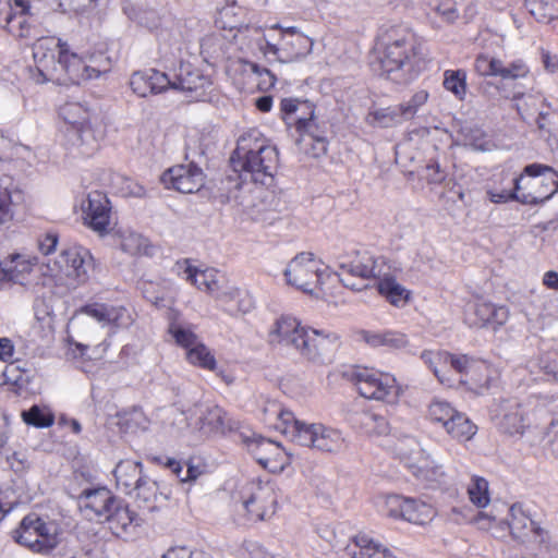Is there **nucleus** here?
<instances>
[{"label":"nucleus","mask_w":558,"mask_h":558,"mask_svg":"<svg viewBox=\"0 0 558 558\" xmlns=\"http://www.w3.org/2000/svg\"><path fill=\"white\" fill-rule=\"evenodd\" d=\"M230 161L244 180L266 184V180H271L278 169L279 154L258 131L252 130L238 140Z\"/></svg>","instance_id":"obj_1"},{"label":"nucleus","mask_w":558,"mask_h":558,"mask_svg":"<svg viewBox=\"0 0 558 558\" xmlns=\"http://www.w3.org/2000/svg\"><path fill=\"white\" fill-rule=\"evenodd\" d=\"M280 417L279 428L292 442L317 449L323 452H339L345 447L342 434L319 423L298 420L292 412H280L272 407Z\"/></svg>","instance_id":"obj_2"},{"label":"nucleus","mask_w":558,"mask_h":558,"mask_svg":"<svg viewBox=\"0 0 558 558\" xmlns=\"http://www.w3.org/2000/svg\"><path fill=\"white\" fill-rule=\"evenodd\" d=\"M373 70L387 80L398 84H408L420 71V59L415 47L376 46V59Z\"/></svg>","instance_id":"obj_3"},{"label":"nucleus","mask_w":558,"mask_h":558,"mask_svg":"<svg viewBox=\"0 0 558 558\" xmlns=\"http://www.w3.org/2000/svg\"><path fill=\"white\" fill-rule=\"evenodd\" d=\"M60 118L70 125L68 136L83 156H90L98 149L100 134L93 128V113L82 102L69 101L59 109Z\"/></svg>","instance_id":"obj_4"},{"label":"nucleus","mask_w":558,"mask_h":558,"mask_svg":"<svg viewBox=\"0 0 558 558\" xmlns=\"http://www.w3.org/2000/svg\"><path fill=\"white\" fill-rule=\"evenodd\" d=\"M59 524L49 518L29 513L23 518L20 526L13 531V538L34 553L49 554L60 543Z\"/></svg>","instance_id":"obj_5"},{"label":"nucleus","mask_w":558,"mask_h":558,"mask_svg":"<svg viewBox=\"0 0 558 558\" xmlns=\"http://www.w3.org/2000/svg\"><path fill=\"white\" fill-rule=\"evenodd\" d=\"M518 202L537 205L549 199L558 192V173L553 168L541 163L527 165L523 173L515 178Z\"/></svg>","instance_id":"obj_6"},{"label":"nucleus","mask_w":558,"mask_h":558,"mask_svg":"<svg viewBox=\"0 0 558 558\" xmlns=\"http://www.w3.org/2000/svg\"><path fill=\"white\" fill-rule=\"evenodd\" d=\"M349 377L365 399L395 405L403 392L395 376L388 373L357 367L349 373Z\"/></svg>","instance_id":"obj_7"},{"label":"nucleus","mask_w":558,"mask_h":558,"mask_svg":"<svg viewBox=\"0 0 558 558\" xmlns=\"http://www.w3.org/2000/svg\"><path fill=\"white\" fill-rule=\"evenodd\" d=\"M399 453L407 460L408 466L417 480L429 485L442 483L446 475L442 466L430 459L416 439L407 437L401 440Z\"/></svg>","instance_id":"obj_8"},{"label":"nucleus","mask_w":558,"mask_h":558,"mask_svg":"<svg viewBox=\"0 0 558 558\" xmlns=\"http://www.w3.org/2000/svg\"><path fill=\"white\" fill-rule=\"evenodd\" d=\"M340 345L341 337L339 333H325L307 327L293 350L308 362L326 364L331 362Z\"/></svg>","instance_id":"obj_9"},{"label":"nucleus","mask_w":558,"mask_h":558,"mask_svg":"<svg viewBox=\"0 0 558 558\" xmlns=\"http://www.w3.org/2000/svg\"><path fill=\"white\" fill-rule=\"evenodd\" d=\"M283 276L288 284L312 294L323 284L325 274L319 270L313 253L302 252L288 263Z\"/></svg>","instance_id":"obj_10"},{"label":"nucleus","mask_w":558,"mask_h":558,"mask_svg":"<svg viewBox=\"0 0 558 558\" xmlns=\"http://www.w3.org/2000/svg\"><path fill=\"white\" fill-rule=\"evenodd\" d=\"M276 504L275 492L269 484L251 482L241 490V508L251 521H262L274 514Z\"/></svg>","instance_id":"obj_11"},{"label":"nucleus","mask_w":558,"mask_h":558,"mask_svg":"<svg viewBox=\"0 0 558 558\" xmlns=\"http://www.w3.org/2000/svg\"><path fill=\"white\" fill-rule=\"evenodd\" d=\"M339 269L350 277H356L362 280L371 278H380L385 260L383 257H376L368 251H352L337 257Z\"/></svg>","instance_id":"obj_12"},{"label":"nucleus","mask_w":558,"mask_h":558,"mask_svg":"<svg viewBox=\"0 0 558 558\" xmlns=\"http://www.w3.org/2000/svg\"><path fill=\"white\" fill-rule=\"evenodd\" d=\"M66 43L54 37H41L33 46V58L41 82L60 80L57 73L59 65V51L65 48Z\"/></svg>","instance_id":"obj_13"},{"label":"nucleus","mask_w":558,"mask_h":558,"mask_svg":"<svg viewBox=\"0 0 558 558\" xmlns=\"http://www.w3.org/2000/svg\"><path fill=\"white\" fill-rule=\"evenodd\" d=\"M421 357L438 380L448 386H451L452 372L463 375L471 367V361L466 355H454L446 351H424Z\"/></svg>","instance_id":"obj_14"},{"label":"nucleus","mask_w":558,"mask_h":558,"mask_svg":"<svg viewBox=\"0 0 558 558\" xmlns=\"http://www.w3.org/2000/svg\"><path fill=\"white\" fill-rule=\"evenodd\" d=\"M474 68L481 76H497L502 81L523 80L530 74V68L522 59L506 62L488 54L477 56Z\"/></svg>","instance_id":"obj_15"},{"label":"nucleus","mask_w":558,"mask_h":558,"mask_svg":"<svg viewBox=\"0 0 558 558\" xmlns=\"http://www.w3.org/2000/svg\"><path fill=\"white\" fill-rule=\"evenodd\" d=\"M386 507L389 517L402 518L414 524H425L435 515L434 508L429 504L399 495L388 496Z\"/></svg>","instance_id":"obj_16"},{"label":"nucleus","mask_w":558,"mask_h":558,"mask_svg":"<svg viewBox=\"0 0 558 558\" xmlns=\"http://www.w3.org/2000/svg\"><path fill=\"white\" fill-rule=\"evenodd\" d=\"M211 81L190 63H181L178 72L170 77L169 89L184 93L194 100H204Z\"/></svg>","instance_id":"obj_17"},{"label":"nucleus","mask_w":558,"mask_h":558,"mask_svg":"<svg viewBox=\"0 0 558 558\" xmlns=\"http://www.w3.org/2000/svg\"><path fill=\"white\" fill-rule=\"evenodd\" d=\"M96 320L101 327L114 326L124 328L132 324L131 313L123 306L94 303L83 306L74 317L77 323L88 324L87 319Z\"/></svg>","instance_id":"obj_18"},{"label":"nucleus","mask_w":558,"mask_h":558,"mask_svg":"<svg viewBox=\"0 0 558 558\" xmlns=\"http://www.w3.org/2000/svg\"><path fill=\"white\" fill-rule=\"evenodd\" d=\"M167 189L180 193H195L204 185L203 170L193 162L178 165L165 171L160 178Z\"/></svg>","instance_id":"obj_19"},{"label":"nucleus","mask_w":558,"mask_h":558,"mask_svg":"<svg viewBox=\"0 0 558 558\" xmlns=\"http://www.w3.org/2000/svg\"><path fill=\"white\" fill-rule=\"evenodd\" d=\"M495 417L500 430L510 436L523 435L529 426L527 412L517 399L500 401L495 410Z\"/></svg>","instance_id":"obj_20"},{"label":"nucleus","mask_w":558,"mask_h":558,"mask_svg":"<svg viewBox=\"0 0 558 558\" xmlns=\"http://www.w3.org/2000/svg\"><path fill=\"white\" fill-rule=\"evenodd\" d=\"M57 263L60 271L65 277L73 279L74 284H82L88 279L92 257L84 247L73 246L62 251Z\"/></svg>","instance_id":"obj_21"},{"label":"nucleus","mask_w":558,"mask_h":558,"mask_svg":"<svg viewBox=\"0 0 558 558\" xmlns=\"http://www.w3.org/2000/svg\"><path fill=\"white\" fill-rule=\"evenodd\" d=\"M307 327L290 315H281L270 326L267 337L271 345L294 349Z\"/></svg>","instance_id":"obj_22"},{"label":"nucleus","mask_w":558,"mask_h":558,"mask_svg":"<svg viewBox=\"0 0 558 558\" xmlns=\"http://www.w3.org/2000/svg\"><path fill=\"white\" fill-rule=\"evenodd\" d=\"M117 498L105 488L86 489L78 497L81 511L89 519L104 522Z\"/></svg>","instance_id":"obj_23"},{"label":"nucleus","mask_w":558,"mask_h":558,"mask_svg":"<svg viewBox=\"0 0 558 558\" xmlns=\"http://www.w3.org/2000/svg\"><path fill=\"white\" fill-rule=\"evenodd\" d=\"M57 73L60 80L52 82L58 85L80 84L82 81L93 78L94 74L89 73V65L76 53H70L68 46L59 51V65Z\"/></svg>","instance_id":"obj_24"},{"label":"nucleus","mask_w":558,"mask_h":558,"mask_svg":"<svg viewBox=\"0 0 558 558\" xmlns=\"http://www.w3.org/2000/svg\"><path fill=\"white\" fill-rule=\"evenodd\" d=\"M109 205L110 203L107 196L99 191L89 193L86 201L82 204V209L85 215L84 219L87 225L100 234L108 231L110 222Z\"/></svg>","instance_id":"obj_25"},{"label":"nucleus","mask_w":558,"mask_h":558,"mask_svg":"<svg viewBox=\"0 0 558 558\" xmlns=\"http://www.w3.org/2000/svg\"><path fill=\"white\" fill-rule=\"evenodd\" d=\"M295 130L300 133L296 143L301 150L313 158H319L327 151V141L325 137L315 134L317 124L315 114L311 112V117H300L295 121Z\"/></svg>","instance_id":"obj_26"},{"label":"nucleus","mask_w":558,"mask_h":558,"mask_svg":"<svg viewBox=\"0 0 558 558\" xmlns=\"http://www.w3.org/2000/svg\"><path fill=\"white\" fill-rule=\"evenodd\" d=\"M198 428L204 435L226 434L238 428V423L228 416L218 405H202L199 408Z\"/></svg>","instance_id":"obj_27"},{"label":"nucleus","mask_w":558,"mask_h":558,"mask_svg":"<svg viewBox=\"0 0 558 558\" xmlns=\"http://www.w3.org/2000/svg\"><path fill=\"white\" fill-rule=\"evenodd\" d=\"M170 76L155 69L134 72L130 80L132 90L140 97L160 94L169 89Z\"/></svg>","instance_id":"obj_28"},{"label":"nucleus","mask_w":558,"mask_h":558,"mask_svg":"<svg viewBox=\"0 0 558 558\" xmlns=\"http://www.w3.org/2000/svg\"><path fill=\"white\" fill-rule=\"evenodd\" d=\"M354 340L374 349L387 347L392 350H402L409 344L407 335L397 330L374 331L360 329L354 332Z\"/></svg>","instance_id":"obj_29"},{"label":"nucleus","mask_w":558,"mask_h":558,"mask_svg":"<svg viewBox=\"0 0 558 558\" xmlns=\"http://www.w3.org/2000/svg\"><path fill=\"white\" fill-rule=\"evenodd\" d=\"M472 314L474 319L470 318V324L475 327H485L492 325L494 327L504 325L509 316V312L505 306H496L490 302L477 301L472 305Z\"/></svg>","instance_id":"obj_30"},{"label":"nucleus","mask_w":558,"mask_h":558,"mask_svg":"<svg viewBox=\"0 0 558 558\" xmlns=\"http://www.w3.org/2000/svg\"><path fill=\"white\" fill-rule=\"evenodd\" d=\"M313 40L296 27H289L281 36V50L287 61H295L312 51Z\"/></svg>","instance_id":"obj_31"},{"label":"nucleus","mask_w":558,"mask_h":558,"mask_svg":"<svg viewBox=\"0 0 558 558\" xmlns=\"http://www.w3.org/2000/svg\"><path fill=\"white\" fill-rule=\"evenodd\" d=\"M220 304L222 310L233 317L245 315L255 306L254 300L248 291L240 289L234 283H231L220 300Z\"/></svg>","instance_id":"obj_32"},{"label":"nucleus","mask_w":558,"mask_h":558,"mask_svg":"<svg viewBox=\"0 0 558 558\" xmlns=\"http://www.w3.org/2000/svg\"><path fill=\"white\" fill-rule=\"evenodd\" d=\"M345 555L350 558H396L387 547L366 534L355 536L353 544L347 546Z\"/></svg>","instance_id":"obj_33"},{"label":"nucleus","mask_w":558,"mask_h":558,"mask_svg":"<svg viewBox=\"0 0 558 558\" xmlns=\"http://www.w3.org/2000/svg\"><path fill=\"white\" fill-rule=\"evenodd\" d=\"M138 461L123 460L114 469L118 487L126 495H131L137 483L145 476Z\"/></svg>","instance_id":"obj_34"},{"label":"nucleus","mask_w":558,"mask_h":558,"mask_svg":"<svg viewBox=\"0 0 558 558\" xmlns=\"http://www.w3.org/2000/svg\"><path fill=\"white\" fill-rule=\"evenodd\" d=\"M36 262V258L13 254L8 259L1 262L0 266L5 279L14 283L24 284L26 275L32 271Z\"/></svg>","instance_id":"obj_35"},{"label":"nucleus","mask_w":558,"mask_h":558,"mask_svg":"<svg viewBox=\"0 0 558 558\" xmlns=\"http://www.w3.org/2000/svg\"><path fill=\"white\" fill-rule=\"evenodd\" d=\"M137 521V517L132 512L128 506L123 505L121 500L117 499L111 507L109 513L106 515L104 522L109 524V529L117 536H122L128 533L129 527Z\"/></svg>","instance_id":"obj_36"},{"label":"nucleus","mask_w":558,"mask_h":558,"mask_svg":"<svg viewBox=\"0 0 558 558\" xmlns=\"http://www.w3.org/2000/svg\"><path fill=\"white\" fill-rule=\"evenodd\" d=\"M135 500L140 507L146 508L149 511L157 509L158 504L167 499L163 494H158V484L156 481L150 480L146 475L134 487L133 493Z\"/></svg>","instance_id":"obj_37"},{"label":"nucleus","mask_w":558,"mask_h":558,"mask_svg":"<svg viewBox=\"0 0 558 558\" xmlns=\"http://www.w3.org/2000/svg\"><path fill=\"white\" fill-rule=\"evenodd\" d=\"M377 288L380 295H383L393 306H403L409 301L410 291L397 282L393 277L388 276L384 271L379 278Z\"/></svg>","instance_id":"obj_38"},{"label":"nucleus","mask_w":558,"mask_h":558,"mask_svg":"<svg viewBox=\"0 0 558 558\" xmlns=\"http://www.w3.org/2000/svg\"><path fill=\"white\" fill-rule=\"evenodd\" d=\"M248 447L257 462L264 468H270L271 463L277 461L281 456V448L278 444L260 436L254 438L248 444Z\"/></svg>","instance_id":"obj_39"},{"label":"nucleus","mask_w":558,"mask_h":558,"mask_svg":"<svg viewBox=\"0 0 558 558\" xmlns=\"http://www.w3.org/2000/svg\"><path fill=\"white\" fill-rule=\"evenodd\" d=\"M379 45L415 47L414 35L404 25H390L384 27L378 36Z\"/></svg>","instance_id":"obj_40"},{"label":"nucleus","mask_w":558,"mask_h":558,"mask_svg":"<svg viewBox=\"0 0 558 558\" xmlns=\"http://www.w3.org/2000/svg\"><path fill=\"white\" fill-rule=\"evenodd\" d=\"M446 432L456 440L463 442L473 438L477 432V427L465 414L457 413L445 427Z\"/></svg>","instance_id":"obj_41"},{"label":"nucleus","mask_w":558,"mask_h":558,"mask_svg":"<svg viewBox=\"0 0 558 558\" xmlns=\"http://www.w3.org/2000/svg\"><path fill=\"white\" fill-rule=\"evenodd\" d=\"M360 427L368 435H387L390 430L388 421L376 413L363 412L356 418Z\"/></svg>","instance_id":"obj_42"},{"label":"nucleus","mask_w":558,"mask_h":558,"mask_svg":"<svg viewBox=\"0 0 558 558\" xmlns=\"http://www.w3.org/2000/svg\"><path fill=\"white\" fill-rule=\"evenodd\" d=\"M398 113V107L375 110L367 114L366 122L372 126L390 128L403 121Z\"/></svg>","instance_id":"obj_43"},{"label":"nucleus","mask_w":558,"mask_h":558,"mask_svg":"<svg viewBox=\"0 0 558 558\" xmlns=\"http://www.w3.org/2000/svg\"><path fill=\"white\" fill-rule=\"evenodd\" d=\"M444 87L458 99L463 100L466 94V73L463 70H447L444 73Z\"/></svg>","instance_id":"obj_44"},{"label":"nucleus","mask_w":558,"mask_h":558,"mask_svg":"<svg viewBox=\"0 0 558 558\" xmlns=\"http://www.w3.org/2000/svg\"><path fill=\"white\" fill-rule=\"evenodd\" d=\"M427 413L432 422L441 424V426L445 428L457 413V410L446 401L434 400L429 404Z\"/></svg>","instance_id":"obj_45"},{"label":"nucleus","mask_w":558,"mask_h":558,"mask_svg":"<svg viewBox=\"0 0 558 558\" xmlns=\"http://www.w3.org/2000/svg\"><path fill=\"white\" fill-rule=\"evenodd\" d=\"M470 500L478 508H484L489 502L488 482L483 477H473L468 487Z\"/></svg>","instance_id":"obj_46"},{"label":"nucleus","mask_w":558,"mask_h":558,"mask_svg":"<svg viewBox=\"0 0 558 558\" xmlns=\"http://www.w3.org/2000/svg\"><path fill=\"white\" fill-rule=\"evenodd\" d=\"M186 357L192 364L198 365L203 368L213 371L216 366L214 355L201 342L187 350Z\"/></svg>","instance_id":"obj_47"},{"label":"nucleus","mask_w":558,"mask_h":558,"mask_svg":"<svg viewBox=\"0 0 558 558\" xmlns=\"http://www.w3.org/2000/svg\"><path fill=\"white\" fill-rule=\"evenodd\" d=\"M509 511L511 514L509 527L514 538H522L525 535L524 530H533L532 520L524 515L519 507L513 505Z\"/></svg>","instance_id":"obj_48"},{"label":"nucleus","mask_w":558,"mask_h":558,"mask_svg":"<svg viewBox=\"0 0 558 558\" xmlns=\"http://www.w3.org/2000/svg\"><path fill=\"white\" fill-rule=\"evenodd\" d=\"M207 278L209 279V282L206 287V292L220 302L232 282L216 269H214L213 275H207Z\"/></svg>","instance_id":"obj_49"},{"label":"nucleus","mask_w":558,"mask_h":558,"mask_svg":"<svg viewBox=\"0 0 558 558\" xmlns=\"http://www.w3.org/2000/svg\"><path fill=\"white\" fill-rule=\"evenodd\" d=\"M23 421L35 427H48L53 424V415L45 412L38 405H33L29 410L22 412Z\"/></svg>","instance_id":"obj_50"},{"label":"nucleus","mask_w":558,"mask_h":558,"mask_svg":"<svg viewBox=\"0 0 558 558\" xmlns=\"http://www.w3.org/2000/svg\"><path fill=\"white\" fill-rule=\"evenodd\" d=\"M25 15L26 13L8 12L4 20L7 31L16 37H28L29 27Z\"/></svg>","instance_id":"obj_51"},{"label":"nucleus","mask_w":558,"mask_h":558,"mask_svg":"<svg viewBox=\"0 0 558 558\" xmlns=\"http://www.w3.org/2000/svg\"><path fill=\"white\" fill-rule=\"evenodd\" d=\"M120 245L124 252L136 255L146 253L147 240L138 233L129 232L122 235Z\"/></svg>","instance_id":"obj_52"},{"label":"nucleus","mask_w":558,"mask_h":558,"mask_svg":"<svg viewBox=\"0 0 558 558\" xmlns=\"http://www.w3.org/2000/svg\"><path fill=\"white\" fill-rule=\"evenodd\" d=\"M169 332L175 339L178 344L184 347L187 350L199 342L197 336L194 332L179 324L172 323L169 326Z\"/></svg>","instance_id":"obj_53"},{"label":"nucleus","mask_w":558,"mask_h":558,"mask_svg":"<svg viewBox=\"0 0 558 558\" xmlns=\"http://www.w3.org/2000/svg\"><path fill=\"white\" fill-rule=\"evenodd\" d=\"M537 126L543 134L551 135L558 131V112L551 110H541L537 118Z\"/></svg>","instance_id":"obj_54"},{"label":"nucleus","mask_w":558,"mask_h":558,"mask_svg":"<svg viewBox=\"0 0 558 558\" xmlns=\"http://www.w3.org/2000/svg\"><path fill=\"white\" fill-rule=\"evenodd\" d=\"M214 269L208 268L205 270H198L192 266H187L184 269L185 279L194 284L197 289L206 292V287L208 286L209 279L207 275H213Z\"/></svg>","instance_id":"obj_55"},{"label":"nucleus","mask_w":558,"mask_h":558,"mask_svg":"<svg viewBox=\"0 0 558 558\" xmlns=\"http://www.w3.org/2000/svg\"><path fill=\"white\" fill-rule=\"evenodd\" d=\"M421 177L429 184H439L445 181L447 173L440 168L439 163L430 160L421 171Z\"/></svg>","instance_id":"obj_56"},{"label":"nucleus","mask_w":558,"mask_h":558,"mask_svg":"<svg viewBox=\"0 0 558 558\" xmlns=\"http://www.w3.org/2000/svg\"><path fill=\"white\" fill-rule=\"evenodd\" d=\"M280 107L282 113L286 116L294 113L300 109H304V113L308 112V117H311V112L314 113V106L308 100L301 101L295 98H283L281 100Z\"/></svg>","instance_id":"obj_57"},{"label":"nucleus","mask_w":558,"mask_h":558,"mask_svg":"<svg viewBox=\"0 0 558 558\" xmlns=\"http://www.w3.org/2000/svg\"><path fill=\"white\" fill-rule=\"evenodd\" d=\"M554 8V0H538L531 9V14L535 16L538 22H550L554 19L551 13Z\"/></svg>","instance_id":"obj_58"},{"label":"nucleus","mask_w":558,"mask_h":558,"mask_svg":"<svg viewBox=\"0 0 558 558\" xmlns=\"http://www.w3.org/2000/svg\"><path fill=\"white\" fill-rule=\"evenodd\" d=\"M480 89L481 94L488 100L509 98V96L506 94V88L502 85L493 83L490 81L482 83Z\"/></svg>","instance_id":"obj_59"},{"label":"nucleus","mask_w":558,"mask_h":558,"mask_svg":"<svg viewBox=\"0 0 558 558\" xmlns=\"http://www.w3.org/2000/svg\"><path fill=\"white\" fill-rule=\"evenodd\" d=\"M435 11L448 23H452L458 19L456 3L452 0H440L435 7Z\"/></svg>","instance_id":"obj_60"},{"label":"nucleus","mask_w":558,"mask_h":558,"mask_svg":"<svg viewBox=\"0 0 558 558\" xmlns=\"http://www.w3.org/2000/svg\"><path fill=\"white\" fill-rule=\"evenodd\" d=\"M3 376L7 383H11L20 387L26 384L28 380L27 375L23 372H20L19 366L14 363H11L8 366H5Z\"/></svg>","instance_id":"obj_61"},{"label":"nucleus","mask_w":558,"mask_h":558,"mask_svg":"<svg viewBox=\"0 0 558 558\" xmlns=\"http://www.w3.org/2000/svg\"><path fill=\"white\" fill-rule=\"evenodd\" d=\"M487 196L490 202L496 204L507 203L510 199L518 201V196H520L519 191H515V186L512 192H508L507 190H501L500 192L496 191H487Z\"/></svg>","instance_id":"obj_62"},{"label":"nucleus","mask_w":558,"mask_h":558,"mask_svg":"<svg viewBox=\"0 0 558 558\" xmlns=\"http://www.w3.org/2000/svg\"><path fill=\"white\" fill-rule=\"evenodd\" d=\"M541 367L545 374L553 375L558 380V353L547 354L541 360Z\"/></svg>","instance_id":"obj_63"},{"label":"nucleus","mask_w":558,"mask_h":558,"mask_svg":"<svg viewBox=\"0 0 558 558\" xmlns=\"http://www.w3.org/2000/svg\"><path fill=\"white\" fill-rule=\"evenodd\" d=\"M162 558H204V555L201 551H192L187 547H173Z\"/></svg>","instance_id":"obj_64"}]
</instances>
